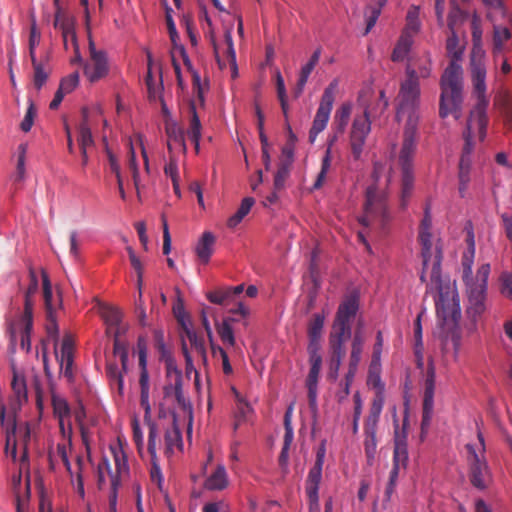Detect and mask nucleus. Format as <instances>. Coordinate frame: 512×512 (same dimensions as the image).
<instances>
[{
	"label": "nucleus",
	"mask_w": 512,
	"mask_h": 512,
	"mask_svg": "<svg viewBox=\"0 0 512 512\" xmlns=\"http://www.w3.org/2000/svg\"><path fill=\"white\" fill-rule=\"evenodd\" d=\"M165 131L168 138L167 148L171 152L174 145H178L182 152H187L184 131L175 121L165 119Z\"/></svg>",
	"instance_id": "nucleus-21"
},
{
	"label": "nucleus",
	"mask_w": 512,
	"mask_h": 512,
	"mask_svg": "<svg viewBox=\"0 0 512 512\" xmlns=\"http://www.w3.org/2000/svg\"><path fill=\"white\" fill-rule=\"evenodd\" d=\"M187 337L190 341L191 346L195 349V351L204 356L205 355V344L202 337H199L194 331L187 330Z\"/></svg>",
	"instance_id": "nucleus-64"
},
{
	"label": "nucleus",
	"mask_w": 512,
	"mask_h": 512,
	"mask_svg": "<svg viewBox=\"0 0 512 512\" xmlns=\"http://www.w3.org/2000/svg\"><path fill=\"white\" fill-rule=\"evenodd\" d=\"M19 435L20 441L23 445V453L21 456V466L25 465L28 462V443L31 439V431L28 423H24V425L17 426L16 435Z\"/></svg>",
	"instance_id": "nucleus-48"
},
{
	"label": "nucleus",
	"mask_w": 512,
	"mask_h": 512,
	"mask_svg": "<svg viewBox=\"0 0 512 512\" xmlns=\"http://www.w3.org/2000/svg\"><path fill=\"white\" fill-rule=\"evenodd\" d=\"M359 308V300L357 295L347 296L339 305L335 319L343 320L351 324Z\"/></svg>",
	"instance_id": "nucleus-27"
},
{
	"label": "nucleus",
	"mask_w": 512,
	"mask_h": 512,
	"mask_svg": "<svg viewBox=\"0 0 512 512\" xmlns=\"http://www.w3.org/2000/svg\"><path fill=\"white\" fill-rule=\"evenodd\" d=\"M418 117L409 115L403 134V142L399 153V165L402 171L401 179V208L405 209L411 195L414 183L413 158L416 151Z\"/></svg>",
	"instance_id": "nucleus-4"
},
{
	"label": "nucleus",
	"mask_w": 512,
	"mask_h": 512,
	"mask_svg": "<svg viewBox=\"0 0 512 512\" xmlns=\"http://www.w3.org/2000/svg\"><path fill=\"white\" fill-rule=\"evenodd\" d=\"M420 84L414 68H406V79L401 83L399 90V107L397 115L405 110H414L419 103Z\"/></svg>",
	"instance_id": "nucleus-10"
},
{
	"label": "nucleus",
	"mask_w": 512,
	"mask_h": 512,
	"mask_svg": "<svg viewBox=\"0 0 512 512\" xmlns=\"http://www.w3.org/2000/svg\"><path fill=\"white\" fill-rule=\"evenodd\" d=\"M207 298L211 303L222 306H228L233 302L227 287L207 293Z\"/></svg>",
	"instance_id": "nucleus-53"
},
{
	"label": "nucleus",
	"mask_w": 512,
	"mask_h": 512,
	"mask_svg": "<svg viewBox=\"0 0 512 512\" xmlns=\"http://www.w3.org/2000/svg\"><path fill=\"white\" fill-rule=\"evenodd\" d=\"M129 145H130V148H129L128 167L132 172L134 186L137 190V193L139 194V182H140L139 168H138L137 161H136V154H135L134 147L131 142Z\"/></svg>",
	"instance_id": "nucleus-57"
},
{
	"label": "nucleus",
	"mask_w": 512,
	"mask_h": 512,
	"mask_svg": "<svg viewBox=\"0 0 512 512\" xmlns=\"http://www.w3.org/2000/svg\"><path fill=\"white\" fill-rule=\"evenodd\" d=\"M82 121L77 127L78 137L77 141L80 148H89L94 146V139L92 136L91 128L88 123V109L86 107L82 108Z\"/></svg>",
	"instance_id": "nucleus-29"
},
{
	"label": "nucleus",
	"mask_w": 512,
	"mask_h": 512,
	"mask_svg": "<svg viewBox=\"0 0 512 512\" xmlns=\"http://www.w3.org/2000/svg\"><path fill=\"white\" fill-rule=\"evenodd\" d=\"M413 44L412 35L408 33H402L393 52H392V60L394 62H399L404 60L407 56L411 46Z\"/></svg>",
	"instance_id": "nucleus-39"
},
{
	"label": "nucleus",
	"mask_w": 512,
	"mask_h": 512,
	"mask_svg": "<svg viewBox=\"0 0 512 512\" xmlns=\"http://www.w3.org/2000/svg\"><path fill=\"white\" fill-rule=\"evenodd\" d=\"M468 305L466 313L471 321L470 330H476L477 322L486 310V290L481 287L467 286Z\"/></svg>",
	"instance_id": "nucleus-14"
},
{
	"label": "nucleus",
	"mask_w": 512,
	"mask_h": 512,
	"mask_svg": "<svg viewBox=\"0 0 512 512\" xmlns=\"http://www.w3.org/2000/svg\"><path fill=\"white\" fill-rule=\"evenodd\" d=\"M290 174V163L281 162L274 176V189L281 190Z\"/></svg>",
	"instance_id": "nucleus-55"
},
{
	"label": "nucleus",
	"mask_w": 512,
	"mask_h": 512,
	"mask_svg": "<svg viewBox=\"0 0 512 512\" xmlns=\"http://www.w3.org/2000/svg\"><path fill=\"white\" fill-rule=\"evenodd\" d=\"M511 32L507 27L494 26L493 33V55L498 57L503 53L504 43L511 38Z\"/></svg>",
	"instance_id": "nucleus-38"
},
{
	"label": "nucleus",
	"mask_w": 512,
	"mask_h": 512,
	"mask_svg": "<svg viewBox=\"0 0 512 512\" xmlns=\"http://www.w3.org/2000/svg\"><path fill=\"white\" fill-rule=\"evenodd\" d=\"M79 83V74L78 72H74L66 77H64L59 85V89L64 93L68 94L72 92Z\"/></svg>",
	"instance_id": "nucleus-60"
},
{
	"label": "nucleus",
	"mask_w": 512,
	"mask_h": 512,
	"mask_svg": "<svg viewBox=\"0 0 512 512\" xmlns=\"http://www.w3.org/2000/svg\"><path fill=\"white\" fill-rule=\"evenodd\" d=\"M111 452L113 454L116 472L113 473L110 470L109 463L106 459L103 461V465L109 471L110 477L112 475H117L119 477L120 474L128 471L127 457L121 447H111Z\"/></svg>",
	"instance_id": "nucleus-36"
},
{
	"label": "nucleus",
	"mask_w": 512,
	"mask_h": 512,
	"mask_svg": "<svg viewBox=\"0 0 512 512\" xmlns=\"http://www.w3.org/2000/svg\"><path fill=\"white\" fill-rule=\"evenodd\" d=\"M380 14H381L380 7H376V6L368 7V13H366V15H367L366 28H365L363 35H367L371 31V29L375 26Z\"/></svg>",
	"instance_id": "nucleus-63"
},
{
	"label": "nucleus",
	"mask_w": 512,
	"mask_h": 512,
	"mask_svg": "<svg viewBox=\"0 0 512 512\" xmlns=\"http://www.w3.org/2000/svg\"><path fill=\"white\" fill-rule=\"evenodd\" d=\"M477 436L480 445L478 451L475 449L473 445H466L468 451L469 477L471 484L475 488L484 490L488 487L491 481V474L486 459L484 457V437L481 432H478Z\"/></svg>",
	"instance_id": "nucleus-7"
},
{
	"label": "nucleus",
	"mask_w": 512,
	"mask_h": 512,
	"mask_svg": "<svg viewBox=\"0 0 512 512\" xmlns=\"http://www.w3.org/2000/svg\"><path fill=\"white\" fill-rule=\"evenodd\" d=\"M83 73L90 82H97L109 73V62L104 50H98L89 39V59L83 63Z\"/></svg>",
	"instance_id": "nucleus-11"
},
{
	"label": "nucleus",
	"mask_w": 512,
	"mask_h": 512,
	"mask_svg": "<svg viewBox=\"0 0 512 512\" xmlns=\"http://www.w3.org/2000/svg\"><path fill=\"white\" fill-rule=\"evenodd\" d=\"M113 354L119 356L122 370L127 371L128 365V346L125 342L117 340L113 343Z\"/></svg>",
	"instance_id": "nucleus-58"
},
{
	"label": "nucleus",
	"mask_w": 512,
	"mask_h": 512,
	"mask_svg": "<svg viewBox=\"0 0 512 512\" xmlns=\"http://www.w3.org/2000/svg\"><path fill=\"white\" fill-rule=\"evenodd\" d=\"M490 274V265L483 264L477 271L476 282L467 283V286L470 287H481L483 285V289L487 290V280Z\"/></svg>",
	"instance_id": "nucleus-59"
},
{
	"label": "nucleus",
	"mask_w": 512,
	"mask_h": 512,
	"mask_svg": "<svg viewBox=\"0 0 512 512\" xmlns=\"http://www.w3.org/2000/svg\"><path fill=\"white\" fill-rule=\"evenodd\" d=\"M100 315L107 325L106 333H111L114 326H119L122 321V312L113 306L102 304L100 306Z\"/></svg>",
	"instance_id": "nucleus-34"
},
{
	"label": "nucleus",
	"mask_w": 512,
	"mask_h": 512,
	"mask_svg": "<svg viewBox=\"0 0 512 512\" xmlns=\"http://www.w3.org/2000/svg\"><path fill=\"white\" fill-rule=\"evenodd\" d=\"M165 397H174L179 408L192 419V405L188 398L185 397L182 389V375L180 371H176L173 384L164 387Z\"/></svg>",
	"instance_id": "nucleus-17"
},
{
	"label": "nucleus",
	"mask_w": 512,
	"mask_h": 512,
	"mask_svg": "<svg viewBox=\"0 0 512 512\" xmlns=\"http://www.w3.org/2000/svg\"><path fill=\"white\" fill-rule=\"evenodd\" d=\"M310 370L306 379V387L308 390L309 407L313 412L317 411V389L318 378L322 366V358L309 359Z\"/></svg>",
	"instance_id": "nucleus-18"
},
{
	"label": "nucleus",
	"mask_w": 512,
	"mask_h": 512,
	"mask_svg": "<svg viewBox=\"0 0 512 512\" xmlns=\"http://www.w3.org/2000/svg\"><path fill=\"white\" fill-rule=\"evenodd\" d=\"M330 348V362L328 379L335 381L338 378L339 369L341 367L342 360L346 354L345 347L340 344L332 345L329 344Z\"/></svg>",
	"instance_id": "nucleus-30"
},
{
	"label": "nucleus",
	"mask_w": 512,
	"mask_h": 512,
	"mask_svg": "<svg viewBox=\"0 0 512 512\" xmlns=\"http://www.w3.org/2000/svg\"><path fill=\"white\" fill-rule=\"evenodd\" d=\"M140 368V404L145 411V421L150 418L151 407L149 403V374L147 370V365L139 366Z\"/></svg>",
	"instance_id": "nucleus-28"
},
{
	"label": "nucleus",
	"mask_w": 512,
	"mask_h": 512,
	"mask_svg": "<svg viewBox=\"0 0 512 512\" xmlns=\"http://www.w3.org/2000/svg\"><path fill=\"white\" fill-rule=\"evenodd\" d=\"M237 399V407L234 415V430H237L243 423L247 422L253 413V409L250 404L240 398L238 394Z\"/></svg>",
	"instance_id": "nucleus-41"
},
{
	"label": "nucleus",
	"mask_w": 512,
	"mask_h": 512,
	"mask_svg": "<svg viewBox=\"0 0 512 512\" xmlns=\"http://www.w3.org/2000/svg\"><path fill=\"white\" fill-rule=\"evenodd\" d=\"M36 116H37V108H36L33 100L28 99V107H27L26 113L24 115V118L20 123V129L22 132L28 133L31 130Z\"/></svg>",
	"instance_id": "nucleus-52"
},
{
	"label": "nucleus",
	"mask_w": 512,
	"mask_h": 512,
	"mask_svg": "<svg viewBox=\"0 0 512 512\" xmlns=\"http://www.w3.org/2000/svg\"><path fill=\"white\" fill-rule=\"evenodd\" d=\"M324 326V316L315 314L308 324V337L321 338Z\"/></svg>",
	"instance_id": "nucleus-56"
},
{
	"label": "nucleus",
	"mask_w": 512,
	"mask_h": 512,
	"mask_svg": "<svg viewBox=\"0 0 512 512\" xmlns=\"http://www.w3.org/2000/svg\"><path fill=\"white\" fill-rule=\"evenodd\" d=\"M358 221L364 227L379 230L381 233L389 230L392 215L385 197L377 192L375 186H369L366 190L364 212Z\"/></svg>",
	"instance_id": "nucleus-5"
},
{
	"label": "nucleus",
	"mask_w": 512,
	"mask_h": 512,
	"mask_svg": "<svg viewBox=\"0 0 512 512\" xmlns=\"http://www.w3.org/2000/svg\"><path fill=\"white\" fill-rule=\"evenodd\" d=\"M380 370V363H377L376 360H371L368 371L367 384L377 389L379 393H381L384 389V384L381 381Z\"/></svg>",
	"instance_id": "nucleus-47"
},
{
	"label": "nucleus",
	"mask_w": 512,
	"mask_h": 512,
	"mask_svg": "<svg viewBox=\"0 0 512 512\" xmlns=\"http://www.w3.org/2000/svg\"><path fill=\"white\" fill-rule=\"evenodd\" d=\"M190 111H191V120H190V127L187 131V135L194 144L199 145L200 138H201V122H200L199 116L196 112L195 104L193 102L190 103Z\"/></svg>",
	"instance_id": "nucleus-45"
},
{
	"label": "nucleus",
	"mask_w": 512,
	"mask_h": 512,
	"mask_svg": "<svg viewBox=\"0 0 512 512\" xmlns=\"http://www.w3.org/2000/svg\"><path fill=\"white\" fill-rule=\"evenodd\" d=\"M254 203L255 200L252 197L244 198L237 211L228 219L227 226L229 228H235L243 220V218L250 212Z\"/></svg>",
	"instance_id": "nucleus-42"
},
{
	"label": "nucleus",
	"mask_w": 512,
	"mask_h": 512,
	"mask_svg": "<svg viewBox=\"0 0 512 512\" xmlns=\"http://www.w3.org/2000/svg\"><path fill=\"white\" fill-rule=\"evenodd\" d=\"M471 80L473 85V93L477 99L476 105L472 110L470 117L467 121L466 130L463 132L464 146L459 164L471 165V154L474 149L472 141V127L477 126L479 130V137L483 139L486 134L487 114L486 110L489 104V99L486 96V67L484 57L482 54H473L471 58Z\"/></svg>",
	"instance_id": "nucleus-2"
},
{
	"label": "nucleus",
	"mask_w": 512,
	"mask_h": 512,
	"mask_svg": "<svg viewBox=\"0 0 512 512\" xmlns=\"http://www.w3.org/2000/svg\"><path fill=\"white\" fill-rule=\"evenodd\" d=\"M106 374L110 380L111 385H116L119 394L123 393L124 381L122 372L119 370L117 364L108 363L106 366Z\"/></svg>",
	"instance_id": "nucleus-50"
},
{
	"label": "nucleus",
	"mask_w": 512,
	"mask_h": 512,
	"mask_svg": "<svg viewBox=\"0 0 512 512\" xmlns=\"http://www.w3.org/2000/svg\"><path fill=\"white\" fill-rule=\"evenodd\" d=\"M40 41H41V33L38 30L37 25H36V20L33 17L31 20L30 35H29V41H28L30 60H37L36 48H37V46H39Z\"/></svg>",
	"instance_id": "nucleus-49"
},
{
	"label": "nucleus",
	"mask_w": 512,
	"mask_h": 512,
	"mask_svg": "<svg viewBox=\"0 0 512 512\" xmlns=\"http://www.w3.org/2000/svg\"><path fill=\"white\" fill-rule=\"evenodd\" d=\"M352 112V105L349 102L341 104L334 115L332 130H337L338 133H344L348 125L350 115Z\"/></svg>",
	"instance_id": "nucleus-35"
},
{
	"label": "nucleus",
	"mask_w": 512,
	"mask_h": 512,
	"mask_svg": "<svg viewBox=\"0 0 512 512\" xmlns=\"http://www.w3.org/2000/svg\"><path fill=\"white\" fill-rule=\"evenodd\" d=\"M338 82L333 80L324 90L317 112L315 114L312 127L309 131V142L314 143L318 134L327 126L330 118Z\"/></svg>",
	"instance_id": "nucleus-8"
},
{
	"label": "nucleus",
	"mask_w": 512,
	"mask_h": 512,
	"mask_svg": "<svg viewBox=\"0 0 512 512\" xmlns=\"http://www.w3.org/2000/svg\"><path fill=\"white\" fill-rule=\"evenodd\" d=\"M357 103L362 113L355 115L350 131L351 153L355 160H358L363 152L372 121L381 117L389 105L385 91L376 93L371 87L360 91Z\"/></svg>",
	"instance_id": "nucleus-3"
},
{
	"label": "nucleus",
	"mask_w": 512,
	"mask_h": 512,
	"mask_svg": "<svg viewBox=\"0 0 512 512\" xmlns=\"http://www.w3.org/2000/svg\"><path fill=\"white\" fill-rule=\"evenodd\" d=\"M54 27L62 32L64 46L66 49L68 35H71L72 45L77 49V37L74 30L73 22L60 9H58L55 14Z\"/></svg>",
	"instance_id": "nucleus-25"
},
{
	"label": "nucleus",
	"mask_w": 512,
	"mask_h": 512,
	"mask_svg": "<svg viewBox=\"0 0 512 512\" xmlns=\"http://www.w3.org/2000/svg\"><path fill=\"white\" fill-rule=\"evenodd\" d=\"M323 466L313 465L307 475L305 492L310 510L319 508V486L322 480Z\"/></svg>",
	"instance_id": "nucleus-16"
},
{
	"label": "nucleus",
	"mask_w": 512,
	"mask_h": 512,
	"mask_svg": "<svg viewBox=\"0 0 512 512\" xmlns=\"http://www.w3.org/2000/svg\"><path fill=\"white\" fill-rule=\"evenodd\" d=\"M447 54L451 58L440 79L439 116L444 119L452 115L456 120L462 116L463 70L458 63L463 54L457 32H450L446 41Z\"/></svg>",
	"instance_id": "nucleus-1"
},
{
	"label": "nucleus",
	"mask_w": 512,
	"mask_h": 512,
	"mask_svg": "<svg viewBox=\"0 0 512 512\" xmlns=\"http://www.w3.org/2000/svg\"><path fill=\"white\" fill-rule=\"evenodd\" d=\"M16 421L13 419L11 423H8L6 426V444H5V453L6 455H10L13 460L16 459L17 456V439H16Z\"/></svg>",
	"instance_id": "nucleus-44"
},
{
	"label": "nucleus",
	"mask_w": 512,
	"mask_h": 512,
	"mask_svg": "<svg viewBox=\"0 0 512 512\" xmlns=\"http://www.w3.org/2000/svg\"><path fill=\"white\" fill-rule=\"evenodd\" d=\"M12 389L14 392L15 399L12 400L10 407L13 413L21 407V405L27 401V389L24 378L14 374L12 380Z\"/></svg>",
	"instance_id": "nucleus-32"
},
{
	"label": "nucleus",
	"mask_w": 512,
	"mask_h": 512,
	"mask_svg": "<svg viewBox=\"0 0 512 512\" xmlns=\"http://www.w3.org/2000/svg\"><path fill=\"white\" fill-rule=\"evenodd\" d=\"M148 426H149V435H148V452L151 456V458H154L156 459L157 458V455H156V439H157V436H158V432H157V427H156V424L149 421L148 422Z\"/></svg>",
	"instance_id": "nucleus-61"
},
{
	"label": "nucleus",
	"mask_w": 512,
	"mask_h": 512,
	"mask_svg": "<svg viewBox=\"0 0 512 512\" xmlns=\"http://www.w3.org/2000/svg\"><path fill=\"white\" fill-rule=\"evenodd\" d=\"M60 369L68 380L73 379L74 340L70 334L63 337L60 353L56 351Z\"/></svg>",
	"instance_id": "nucleus-15"
},
{
	"label": "nucleus",
	"mask_w": 512,
	"mask_h": 512,
	"mask_svg": "<svg viewBox=\"0 0 512 512\" xmlns=\"http://www.w3.org/2000/svg\"><path fill=\"white\" fill-rule=\"evenodd\" d=\"M432 216L430 203H426L424 208V216L419 226V241L421 244V255L424 258V266L426 267L432 260V279L439 280L440 263L442 261V250L439 246L432 250Z\"/></svg>",
	"instance_id": "nucleus-6"
},
{
	"label": "nucleus",
	"mask_w": 512,
	"mask_h": 512,
	"mask_svg": "<svg viewBox=\"0 0 512 512\" xmlns=\"http://www.w3.org/2000/svg\"><path fill=\"white\" fill-rule=\"evenodd\" d=\"M467 13L462 10L454 0H451V8L448 14L447 26L450 32H457L458 28L467 19Z\"/></svg>",
	"instance_id": "nucleus-37"
},
{
	"label": "nucleus",
	"mask_w": 512,
	"mask_h": 512,
	"mask_svg": "<svg viewBox=\"0 0 512 512\" xmlns=\"http://www.w3.org/2000/svg\"><path fill=\"white\" fill-rule=\"evenodd\" d=\"M332 134L329 135L327 141V149L325 151V155L322 159L321 170L317 176L315 183L313 184V189H319L323 185L326 174L331 166V154H332V146L337 142L339 136L343 135V133H338L337 130H332Z\"/></svg>",
	"instance_id": "nucleus-19"
},
{
	"label": "nucleus",
	"mask_w": 512,
	"mask_h": 512,
	"mask_svg": "<svg viewBox=\"0 0 512 512\" xmlns=\"http://www.w3.org/2000/svg\"><path fill=\"white\" fill-rule=\"evenodd\" d=\"M436 313L443 331L446 334L452 333L457 328L461 317L459 301L455 297L447 299L441 295L436 302Z\"/></svg>",
	"instance_id": "nucleus-12"
},
{
	"label": "nucleus",
	"mask_w": 512,
	"mask_h": 512,
	"mask_svg": "<svg viewBox=\"0 0 512 512\" xmlns=\"http://www.w3.org/2000/svg\"><path fill=\"white\" fill-rule=\"evenodd\" d=\"M166 22H167V28H168V33H169V36H170V40H171L174 48L179 49L180 53L183 56L184 63L186 65L189 64V59H188V57L186 55L184 46L178 44L179 35H178L177 30H176L175 23H174V21H173V19H172V17L170 15H167Z\"/></svg>",
	"instance_id": "nucleus-51"
},
{
	"label": "nucleus",
	"mask_w": 512,
	"mask_h": 512,
	"mask_svg": "<svg viewBox=\"0 0 512 512\" xmlns=\"http://www.w3.org/2000/svg\"><path fill=\"white\" fill-rule=\"evenodd\" d=\"M234 321V318L227 317L223 319L221 323L216 324V329L221 341L225 344H228L229 346L235 345V336L231 325V323Z\"/></svg>",
	"instance_id": "nucleus-43"
},
{
	"label": "nucleus",
	"mask_w": 512,
	"mask_h": 512,
	"mask_svg": "<svg viewBox=\"0 0 512 512\" xmlns=\"http://www.w3.org/2000/svg\"><path fill=\"white\" fill-rule=\"evenodd\" d=\"M127 251L129 254V259H130L131 265L137 273V284L140 289L141 285H142V279H143L142 263H141L140 259L135 255V253L131 247H128Z\"/></svg>",
	"instance_id": "nucleus-62"
},
{
	"label": "nucleus",
	"mask_w": 512,
	"mask_h": 512,
	"mask_svg": "<svg viewBox=\"0 0 512 512\" xmlns=\"http://www.w3.org/2000/svg\"><path fill=\"white\" fill-rule=\"evenodd\" d=\"M332 328L329 344H340V346L344 347L345 341L351 336V324L335 319Z\"/></svg>",
	"instance_id": "nucleus-31"
},
{
	"label": "nucleus",
	"mask_w": 512,
	"mask_h": 512,
	"mask_svg": "<svg viewBox=\"0 0 512 512\" xmlns=\"http://www.w3.org/2000/svg\"><path fill=\"white\" fill-rule=\"evenodd\" d=\"M31 64L33 67V85L37 90H40L51 74L49 56L46 55L44 58L31 60Z\"/></svg>",
	"instance_id": "nucleus-22"
},
{
	"label": "nucleus",
	"mask_w": 512,
	"mask_h": 512,
	"mask_svg": "<svg viewBox=\"0 0 512 512\" xmlns=\"http://www.w3.org/2000/svg\"><path fill=\"white\" fill-rule=\"evenodd\" d=\"M51 403L56 418L66 419L70 417L71 409L68 402L53 389L51 390Z\"/></svg>",
	"instance_id": "nucleus-40"
},
{
	"label": "nucleus",
	"mask_w": 512,
	"mask_h": 512,
	"mask_svg": "<svg viewBox=\"0 0 512 512\" xmlns=\"http://www.w3.org/2000/svg\"><path fill=\"white\" fill-rule=\"evenodd\" d=\"M408 462V449L406 434L404 431L400 432L398 428L395 430L394 439V453H393V464L400 466L403 469L406 468Z\"/></svg>",
	"instance_id": "nucleus-24"
},
{
	"label": "nucleus",
	"mask_w": 512,
	"mask_h": 512,
	"mask_svg": "<svg viewBox=\"0 0 512 512\" xmlns=\"http://www.w3.org/2000/svg\"><path fill=\"white\" fill-rule=\"evenodd\" d=\"M42 286L46 311L45 328L48 336L54 340V345L56 347L58 342V325L56 321L55 311L57 307L61 306L62 299L60 294L56 298H54L49 276L44 270H42Z\"/></svg>",
	"instance_id": "nucleus-9"
},
{
	"label": "nucleus",
	"mask_w": 512,
	"mask_h": 512,
	"mask_svg": "<svg viewBox=\"0 0 512 512\" xmlns=\"http://www.w3.org/2000/svg\"><path fill=\"white\" fill-rule=\"evenodd\" d=\"M320 54L321 51L319 49L315 50L309 61L301 68L296 87L293 91L295 98H298L302 94L311 72L319 62Z\"/></svg>",
	"instance_id": "nucleus-26"
},
{
	"label": "nucleus",
	"mask_w": 512,
	"mask_h": 512,
	"mask_svg": "<svg viewBox=\"0 0 512 512\" xmlns=\"http://www.w3.org/2000/svg\"><path fill=\"white\" fill-rule=\"evenodd\" d=\"M228 486V477L223 465H218L216 470L206 479L205 488L207 490L218 491Z\"/></svg>",
	"instance_id": "nucleus-33"
},
{
	"label": "nucleus",
	"mask_w": 512,
	"mask_h": 512,
	"mask_svg": "<svg viewBox=\"0 0 512 512\" xmlns=\"http://www.w3.org/2000/svg\"><path fill=\"white\" fill-rule=\"evenodd\" d=\"M292 413H293V404H291L285 414H284V428H285V434H284V442L283 446L290 447L293 438H294V432L292 427Z\"/></svg>",
	"instance_id": "nucleus-54"
},
{
	"label": "nucleus",
	"mask_w": 512,
	"mask_h": 512,
	"mask_svg": "<svg viewBox=\"0 0 512 512\" xmlns=\"http://www.w3.org/2000/svg\"><path fill=\"white\" fill-rule=\"evenodd\" d=\"M434 393H435V369L431 364L427 368L425 388L422 403V420H421V436L427 434L433 413H434Z\"/></svg>",
	"instance_id": "nucleus-13"
},
{
	"label": "nucleus",
	"mask_w": 512,
	"mask_h": 512,
	"mask_svg": "<svg viewBox=\"0 0 512 512\" xmlns=\"http://www.w3.org/2000/svg\"><path fill=\"white\" fill-rule=\"evenodd\" d=\"M165 444L167 453H172L174 448L182 449V435L175 424L165 432Z\"/></svg>",
	"instance_id": "nucleus-46"
},
{
	"label": "nucleus",
	"mask_w": 512,
	"mask_h": 512,
	"mask_svg": "<svg viewBox=\"0 0 512 512\" xmlns=\"http://www.w3.org/2000/svg\"><path fill=\"white\" fill-rule=\"evenodd\" d=\"M384 400L381 396H377L371 403L369 414L365 419L364 433L365 436L376 435L378 422L383 409Z\"/></svg>",
	"instance_id": "nucleus-20"
},
{
	"label": "nucleus",
	"mask_w": 512,
	"mask_h": 512,
	"mask_svg": "<svg viewBox=\"0 0 512 512\" xmlns=\"http://www.w3.org/2000/svg\"><path fill=\"white\" fill-rule=\"evenodd\" d=\"M215 243L216 237L210 231H205L198 240L195 253L202 263L207 264L209 262L214 251Z\"/></svg>",
	"instance_id": "nucleus-23"
}]
</instances>
